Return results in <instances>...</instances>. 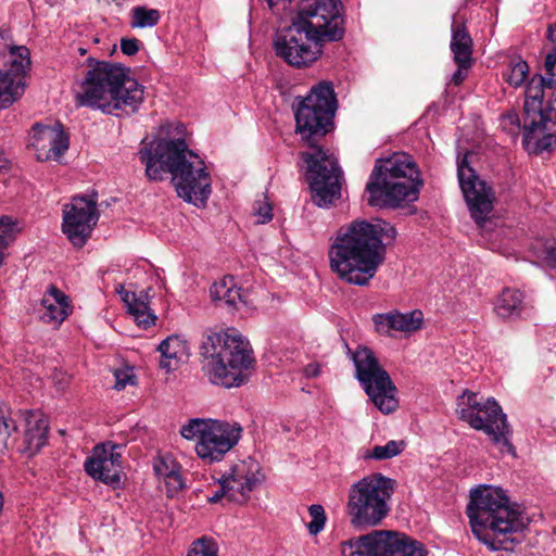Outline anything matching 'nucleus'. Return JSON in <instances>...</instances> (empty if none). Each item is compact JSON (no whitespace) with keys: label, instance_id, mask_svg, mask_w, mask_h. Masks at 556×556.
I'll return each mask as SVG.
<instances>
[{"label":"nucleus","instance_id":"obj_12","mask_svg":"<svg viewBox=\"0 0 556 556\" xmlns=\"http://www.w3.org/2000/svg\"><path fill=\"white\" fill-rule=\"evenodd\" d=\"M327 40L298 21L277 34L274 40L276 55L295 68L311 67L323 54Z\"/></svg>","mask_w":556,"mask_h":556},{"label":"nucleus","instance_id":"obj_2","mask_svg":"<svg viewBox=\"0 0 556 556\" xmlns=\"http://www.w3.org/2000/svg\"><path fill=\"white\" fill-rule=\"evenodd\" d=\"M397 231L391 224L356 219L342 226L329 249L330 268L344 282L367 286L386 258L383 239L394 240Z\"/></svg>","mask_w":556,"mask_h":556},{"label":"nucleus","instance_id":"obj_3","mask_svg":"<svg viewBox=\"0 0 556 556\" xmlns=\"http://www.w3.org/2000/svg\"><path fill=\"white\" fill-rule=\"evenodd\" d=\"M151 180L172 175L177 194L186 202L203 207L212 192V179L204 161L188 149L186 141L160 139L144 143L138 152Z\"/></svg>","mask_w":556,"mask_h":556},{"label":"nucleus","instance_id":"obj_14","mask_svg":"<svg viewBox=\"0 0 556 556\" xmlns=\"http://www.w3.org/2000/svg\"><path fill=\"white\" fill-rule=\"evenodd\" d=\"M340 4V0H302L295 21L327 41H338L344 35Z\"/></svg>","mask_w":556,"mask_h":556},{"label":"nucleus","instance_id":"obj_8","mask_svg":"<svg viewBox=\"0 0 556 556\" xmlns=\"http://www.w3.org/2000/svg\"><path fill=\"white\" fill-rule=\"evenodd\" d=\"M395 481L382 473H370L354 482L348 493L346 515L358 530L380 525L389 515Z\"/></svg>","mask_w":556,"mask_h":556},{"label":"nucleus","instance_id":"obj_44","mask_svg":"<svg viewBox=\"0 0 556 556\" xmlns=\"http://www.w3.org/2000/svg\"><path fill=\"white\" fill-rule=\"evenodd\" d=\"M121 50L126 55H134L139 51V40L137 38H123L121 40Z\"/></svg>","mask_w":556,"mask_h":556},{"label":"nucleus","instance_id":"obj_30","mask_svg":"<svg viewBox=\"0 0 556 556\" xmlns=\"http://www.w3.org/2000/svg\"><path fill=\"white\" fill-rule=\"evenodd\" d=\"M213 301L223 302L225 305L238 308L243 303L241 289L237 287L232 276H225L214 282L210 289Z\"/></svg>","mask_w":556,"mask_h":556},{"label":"nucleus","instance_id":"obj_38","mask_svg":"<svg viewBox=\"0 0 556 556\" xmlns=\"http://www.w3.org/2000/svg\"><path fill=\"white\" fill-rule=\"evenodd\" d=\"M308 515L311 517V521L306 525L308 533L317 535L324 530L327 522L325 508L319 504H313L308 507Z\"/></svg>","mask_w":556,"mask_h":556},{"label":"nucleus","instance_id":"obj_33","mask_svg":"<svg viewBox=\"0 0 556 556\" xmlns=\"http://www.w3.org/2000/svg\"><path fill=\"white\" fill-rule=\"evenodd\" d=\"M17 232L16 223L12 217L8 215L0 217V268L4 264L5 251L15 240Z\"/></svg>","mask_w":556,"mask_h":556},{"label":"nucleus","instance_id":"obj_20","mask_svg":"<svg viewBox=\"0 0 556 556\" xmlns=\"http://www.w3.org/2000/svg\"><path fill=\"white\" fill-rule=\"evenodd\" d=\"M397 531L374 530L342 542V556H393Z\"/></svg>","mask_w":556,"mask_h":556},{"label":"nucleus","instance_id":"obj_48","mask_svg":"<svg viewBox=\"0 0 556 556\" xmlns=\"http://www.w3.org/2000/svg\"><path fill=\"white\" fill-rule=\"evenodd\" d=\"M78 53H79L80 55H85V54L87 53V49H85V48H83V47H79V48H78Z\"/></svg>","mask_w":556,"mask_h":556},{"label":"nucleus","instance_id":"obj_16","mask_svg":"<svg viewBox=\"0 0 556 556\" xmlns=\"http://www.w3.org/2000/svg\"><path fill=\"white\" fill-rule=\"evenodd\" d=\"M457 175L470 215L482 227L493 210L495 197L492 188L476 175L466 155L458 164Z\"/></svg>","mask_w":556,"mask_h":556},{"label":"nucleus","instance_id":"obj_18","mask_svg":"<svg viewBox=\"0 0 556 556\" xmlns=\"http://www.w3.org/2000/svg\"><path fill=\"white\" fill-rule=\"evenodd\" d=\"M30 67V52L25 46L12 50L9 70H0V109L10 106L25 90V74Z\"/></svg>","mask_w":556,"mask_h":556},{"label":"nucleus","instance_id":"obj_17","mask_svg":"<svg viewBox=\"0 0 556 556\" xmlns=\"http://www.w3.org/2000/svg\"><path fill=\"white\" fill-rule=\"evenodd\" d=\"M242 428L239 424H229L214 419L202 441H198L195 452L208 463L219 462L240 440Z\"/></svg>","mask_w":556,"mask_h":556},{"label":"nucleus","instance_id":"obj_37","mask_svg":"<svg viewBox=\"0 0 556 556\" xmlns=\"http://www.w3.org/2000/svg\"><path fill=\"white\" fill-rule=\"evenodd\" d=\"M187 556H218V544L212 538L202 536L191 543Z\"/></svg>","mask_w":556,"mask_h":556},{"label":"nucleus","instance_id":"obj_19","mask_svg":"<svg viewBox=\"0 0 556 556\" xmlns=\"http://www.w3.org/2000/svg\"><path fill=\"white\" fill-rule=\"evenodd\" d=\"M86 472L105 484L118 483L122 471V455L113 444L97 445L85 462Z\"/></svg>","mask_w":556,"mask_h":556},{"label":"nucleus","instance_id":"obj_31","mask_svg":"<svg viewBox=\"0 0 556 556\" xmlns=\"http://www.w3.org/2000/svg\"><path fill=\"white\" fill-rule=\"evenodd\" d=\"M129 25L132 29L151 28L159 24L161 13L156 9L136 5L129 12Z\"/></svg>","mask_w":556,"mask_h":556},{"label":"nucleus","instance_id":"obj_11","mask_svg":"<svg viewBox=\"0 0 556 556\" xmlns=\"http://www.w3.org/2000/svg\"><path fill=\"white\" fill-rule=\"evenodd\" d=\"M355 378L370 402L382 413L391 414L399 408L397 389L389 372L380 365L374 351L358 346L352 353Z\"/></svg>","mask_w":556,"mask_h":556},{"label":"nucleus","instance_id":"obj_40","mask_svg":"<svg viewBox=\"0 0 556 556\" xmlns=\"http://www.w3.org/2000/svg\"><path fill=\"white\" fill-rule=\"evenodd\" d=\"M115 384L114 388L116 390H123L128 384H135V375L130 369H119L115 370Z\"/></svg>","mask_w":556,"mask_h":556},{"label":"nucleus","instance_id":"obj_9","mask_svg":"<svg viewBox=\"0 0 556 556\" xmlns=\"http://www.w3.org/2000/svg\"><path fill=\"white\" fill-rule=\"evenodd\" d=\"M456 414L472 429L485 433L501 453L515 454L510 425L495 399H484L477 392L465 390L457 396Z\"/></svg>","mask_w":556,"mask_h":556},{"label":"nucleus","instance_id":"obj_23","mask_svg":"<svg viewBox=\"0 0 556 556\" xmlns=\"http://www.w3.org/2000/svg\"><path fill=\"white\" fill-rule=\"evenodd\" d=\"M40 304L43 308L40 320L55 328L60 327L73 312L70 296L53 285L43 293Z\"/></svg>","mask_w":556,"mask_h":556},{"label":"nucleus","instance_id":"obj_35","mask_svg":"<svg viewBox=\"0 0 556 556\" xmlns=\"http://www.w3.org/2000/svg\"><path fill=\"white\" fill-rule=\"evenodd\" d=\"M405 443L403 441L391 440L386 445H376L366 454V458L389 459L404 451Z\"/></svg>","mask_w":556,"mask_h":556},{"label":"nucleus","instance_id":"obj_46","mask_svg":"<svg viewBox=\"0 0 556 556\" xmlns=\"http://www.w3.org/2000/svg\"><path fill=\"white\" fill-rule=\"evenodd\" d=\"M556 65V50L547 53L544 61V66L546 72L554 71V67Z\"/></svg>","mask_w":556,"mask_h":556},{"label":"nucleus","instance_id":"obj_51","mask_svg":"<svg viewBox=\"0 0 556 556\" xmlns=\"http://www.w3.org/2000/svg\"><path fill=\"white\" fill-rule=\"evenodd\" d=\"M312 374H313V375H316V374H317V370L312 369Z\"/></svg>","mask_w":556,"mask_h":556},{"label":"nucleus","instance_id":"obj_1","mask_svg":"<svg viewBox=\"0 0 556 556\" xmlns=\"http://www.w3.org/2000/svg\"><path fill=\"white\" fill-rule=\"evenodd\" d=\"M336 110L333 86L321 81L299 102L294 114L295 131L312 149L301 152V159L307 166L313 198L318 206L330 205L341 195L342 172L338 160L318 144L319 139L331 130Z\"/></svg>","mask_w":556,"mask_h":556},{"label":"nucleus","instance_id":"obj_10","mask_svg":"<svg viewBox=\"0 0 556 556\" xmlns=\"http://www.w3.org/2000/svg\"><path fill=\"white\" fill-rule=\"evenodd\" d=\"M544 88L532 77L526 89L522 146L530 154L556 149V98L542 106Z\"/></svg>","mask_w":556,"mask_h":556},{"label":"nucleus","instance_id":"obj_41","mask_svg":"<svg viewBox=\"0 0 556 556\" xmlns=\"http://www.w3.org/2000/svg\"><path fill=\"white\" fill-rule=\"evenodd\" d=\"M255 214L257 215L258 224H266L273 218V208L267 201H256L254 205Z\"/></svg>","mask_w":556,"mask_h":556},{"label":"nucleus","instance_id":"obj_47","mask_svg":"<svg viewBox=\"0 0 556 556\" xmlns=\"http://www.w3.org/2000/svg\"><path fill=\"white\" fill-rule=\"evenodd\" d=\"M545 252H546V256H545L546 261H548L553 265H556V243L546 247Z\"/></svg>","mask_w":556,"mask_h":556},{"label":"nucleus","instance_id":"obj_26","mask_svg":"<svg viewBox=\"0 0 556 556\" xmlns=\"http://www.w3.org/2000/svg\"><path fill=\"white\" fill-rule=\"evenodd\" d=\"M450 47L454 62H473V41L465 26L464 17L459 13L453 18Z\"/></svg>","mask_w":556,"mask_h":556},{"label":"nucleus","instance_id":"obj_4","mask_svg":"<svg viewBox=\"0 0 556 556\" xmlns=\"http://www.w3.org/2000/svg\"><path fill=\"white\" fill-rule=\"evenodd\" d=\"M471 531L490 551H514L518 535L527 527V518L510 503L506 493L491 485L470 492L466 508Z\"/></svg>","mask_w":556,"mask_h":556},{"label":"nucleus","instance_id":"obj_6","mask_svg":"<svg viewBox=\"0 0 556 556\" xmlns=\"http://www.w3.org/2000/svg\"><path fill=\"white\" fill-rule=\"evenodd\" d=\"M424 186L417 164L412 155L397 152L379 159L366 184L368 204L380 207H401L418 200Z\"/></svg>","mask_w":556,"mask_h":556},{"label":"nucleus","instance_id":"obj_50","mask_svg":"<svg viewBox=\"0 0 556 556\" xmlns=\"http://www.w3.org/2000/svg\"><path fill=\"white\" fill-rule=\"evenodd\" d=\"M99 41H100V39H99L98 37H94V38H93V42H94V43H98Z\"/></svg>","mask_w":556,"mask_h":556},{"label":"nucleus","instance_id":"obj_24","mask_svg":"<svg viewBox=\"0 0 556 556\" xmlns=\"http://www.w3.org/2000/svg\"><path fill=\"white\" fill-rule=\"evenodd\" d=\"M528 311L525 293L516 288H504L493 302V313L503 321L521 319Z\"/></svg>","mask_w":556,"mask_h":556},{"label":"nucleus","instance_id":"obj_22","mask_svg":"<svg viewBox=\"0 0 556 556\" xmlns=\"http://www.w3.org/2000/svg\"><path fill=\"white\" fill-rule=\"evenodd\" d=\"M375 330L382 336H392L393 332H403L407 336L419 331L424 326V313L414 309L401 313L396 309L372 316Z\"/></svg>","mask_w":556,"mask_h":556},{"label":"nucleus","instance_id":"obj_21","mask_svg":"<svg viewBox=\"0 0 556 556\" xmlns=\"http://www.w3.org/2000/svg\"><path fill=\"white\" fill-rule=\"evenodd\" d=\"M30 146L40 162L55 160L63 155L70 146L68 136L60 125L35 124L30 132Z\"/></svg>","mask_w":556,"mask_h":556},{"label":"nucleus","instance_id":"obj_42","mask_svg":"<svg viewBox=\"0 0 556 556\" xmlns=\"http://www.w3.org/2000/svg\"><path fill=\"white\" fill-rule=\"evenodd\" d=\"M457 64V70L451 77L450 84L454 86H459L466 79L468 75L469 68L472 66L473 62H455Z\"/></svg>","mask_w":556,"mask_h":556},{"label":"nucleus","instance_id":"obj_43","mask_svg":"<svg viewBox=\"0 0 556 556\" xmlns=\"http://www.w3.org/2000/svg\"><path fill=\"white\" fill-rule=\"evenodd\" d=\"M18 46L12 45V39L9 31L0 28V55H4L7 51L10 52V59L12 60V50Z\"/></svg>","mask_w":556,"mask_h":556},{"label":"nucleus","instance_id":"obj_34","mask_svg":"<svg viewBox=\"0 0 556 556\" xmlns=\"http://www.w3.org/2000/svg\"><path fill=\"white\" fill-rule=\"evenodd\" d=\"M214 419L192 418L180 428V434L187 440L202 441L204 432L208 429Z\"/></svg>","mask_w":556,"mask_h":556},{"label":"nucleus","instance_id":"obj_5","mask_svg":"<svg viewBox=\"0 0 556 556\" xmlns=\"http://www.w3.org/2000/svg\"><path fill=\"white\" fill-rule=\"evenodd\" d=\"M88 71L75 96L76 104L121 116L138 110L143 87L127 75L125 67L94 58L87 59Z\"/></svg>","mask_w":556,"mask_h":556},{"label":"nucleus","instance_id":"obj_7","mask_svg":"<svg viewBox=\"0 0 556 556\" xmlns=\"http://www.w3.org/2000/svg\"><path fill=\"white\" fill-rule=\"evenodd\" d=\"M202 353L208 357L205 371L208 380L225 388H238L248 382L255 368L250 342L229 329L207 336Z\"/></svg>","mask_w":556,"mask_h":556},{"label":"nucleus","instance_id":"obj_39","mask_svg":"<svg viewBox=\"0 0 556 556\" xmlns=\"http://www.w3.org/2000/svg\"><path fill=\"white\" fill-rule=\"evenodd\" d=\"M16 430L14 420L7 418L0 410V450L7 446L12 432Z\"/></svg>","mask_w":556,"mask_h":556},{"label":"nucleus","instance_id":"obj_27","mask_svg":"<svg viewBox=\"0 0 556 556\" xmlns=\"http://www.w3.org/2000/svg\"><path fill=\"white\" fill-rule=\"evenodd\" d=\"M153 468L157 477L164 480L168 496H174L185 486L181 466L172 455L165 454L157 457Z\"/></svg>","mask_w":556,"mask_h":556},{"label":"nucleus","instance_id":"obj_36","mask_svg":"<svg viewBox=\"0 0 556 556\" xmlns=\"http://www.w3.org/2000/svg\"><path fill=\"white\" fill-rule=\"evenodd\" d=\"M529 74V65L520 58L514 60L509 64L507 74L505 75L507 83L513 87H520L527 79Z\"/></svg>","mask_w":556,"mask_h":556},{"label":"nucleus","instance_id":"obj_52","mask_svg":"<svg viewBox=\"0 0 556 556\" xmlns=\"http://www.w3.org/2000/svg\"><path fill=\"white\" fill-rule=\"evenodd\" d=\"M312 374H313V375H316V374H317V370L312 369Z\"/></svg>","mask_w":556,"mask_h":556},{"label":"nucleus","instance_id":"obj_45","mask_svg":"<svg viewBox=\"0 0 556 556\" xmlns=\"http://www.w3.org/2000/svg\"><path fill=\"white\" fill-rule=\"evenodd\" d=\"M547 76L543 77L541 75L535 76L538 81L543 86V88H554L556 86V75L554 71L546 72Z\"/></svg>","mask_w":556,"mask_h":556},{"label":"nucleus","instance_id":"obj_15","mask_svg":"<svg viewBox=\"0 0 556 556\" xmlns=\"http://www.w3.org/2000/svg\"><path fill=\"white\" fill-rule=\"evenodd\" d=\"M99 219L97 201L87 197H74L63 206L62 230L71 243L81 248L91 236Z\"/></svg>","mask_w":556,"mask_h":556},{"label":"nucleus","instance_id":"obj_25","mask_svg":"<svg viewBox=\"0 0 556 556\" xmlns=\"http://www.w3.org/2000/svg\"><path fill=\"white\" fill-rule=\"evenodd\" d=\"M25 430L23 451L29 456L39 452L47 444L49 422L47 418L39 412H25Z\"/></svg>","mask_w":556,"mask_h":556},{"label":"nucleus","instance_id":"obj_28","mask_svg":"<svg viewBox=\"0 0 556 556\" xmlns=\"http://www.w3.org/2000/svg\"><path fill=\"white\" fill-rule=\"evenodd\" d=\"M157 350L161 353V367L167 371L178 368L179 364L186 362L189 356L188 345L178 336H169L163 340Z\"/></svg>","mask_w":556,"mask_h":556},{"label":"nucleus","instance_id":"obj_29","mask_svg":"<svg viewBox=\"0 0 556 556\" xmlns=\"http://www.w3.org/2000/svg\"><path fill=\"white\" fill-rule=\"evenodd\" d=\"M118 292L122 294V299L127 305L129 314L134 317L136 324L148 329L155 325L156 316L151 311L149 303L146 301L147 296H137L136 293L126 291L123 286L119 287Z\"/></svg>","mask_w":556,"mask_h":556},{"label":"nucleus","instance_id":"obj_13","mask_svg":"<svg viewBox=\"0 0 556 556\" xmlns=\"http://www.w3.org/2000/svg\"><path fill=\"white\" fill-rule=\"evenodd\" d=\"M260 464L252 457L235 463L219 481V489L208 497L210 503L223 498L237 504H245L251 493L263 482Z\"/></svg>","mask_w":556,"mask_h":556},{"label":"nucleus","instance_id":"obj_49","mask_svg":"<svg viewBox=\"0 0 556 556\" xmlns=\"http://www.w3.org/2000/svg\"><path fill=\"white\" fill-rule=\"evenodd\" d=\"M511 122H513L514 124H518V123H519V118H518V116H517V115H513V116H511Z\"/></svg>","mask_w":556,"mask_h":556},{"label":"nucleus","instance_id":"obj_32","mask_svg":"<svg viewBox=\"0 0 556 556\" xmlns=\"http://www.w3.org/2000/svg\"><path fill=\"white\" fill-rule=\"evenodd\" d=\"M427 554L428 551L421 542L405 533H397L393 556H427Z\"/></svg>","mask_w":556,"mask_h":556}]
</instances>
